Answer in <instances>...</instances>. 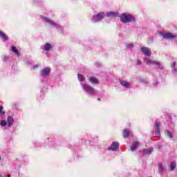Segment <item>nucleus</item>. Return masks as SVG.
Wrapping results in <instances>:
<instances>
[{"label": "nucleus", "mask_w": 177, "mask_h": 177, "mask_svg": "<svg viewBox=\"0 0 177 177\" xmlns=\"http://www.w3.org/2000/svg\"><path fill=\"white\" fill-rule=\"evenodd\" d=\"M140 50L141 53L145 56L144 57V63L147 65L158 66V68H160V70L164 68V66H162L159 61L150 59V57L151 56V50L150 48L142 46L141 47Z\"/></svg>", "instance_id": "1"}, {"label": "nucleus", "mask_w": 177, "mask_h": 177, "mask_svg": "<svg viewBox=\"0 0 177 177\" xmlns=\"http://www.w3.org/2000/svg\"><path fill=\"white\" fill-rule=\"evenodd\" d=\"M41 19L44 23H48V24H50V26H52V27L56 28L58 31L63 32V26L59 25L57 23L55 22V21L45 17H42Z\"/></svg>", "instance_id": "2"}, {"label": "nucleus", "mask_w": 177, "mask_h": 177, "mask_svg": "<svg viewBox=\"0 0 177 177\" xmlns=\"http://www.w3.org/2000/svg\"><path fill=\"white\" fill-rule=\"evenodd\" d=\"M82 89L86 93H87V95H89L90 96H94V95H96V90H95V88L91 86L84 83L83 84H82Z\"/></svg>", "instance_id": "3"}, {"label": "nucleus", "mask_w": 177, "mask_h": 177, "mask_svg": "<svg viewBox=\"0 0 177 177\" xmlns=\"http://www.w3.org/2000/svg\"><path fill=\"white\" fill-rule=\"evenodd\" d=\"M120 21L122 23H131V21H135V17L129 14H122L120 15Z\"/></svg>", "instance_id": "4"}, {"label": "nucleus", "mask_w": 177, "mask_h": 177, "mask_svg": "<svg viewBox=\"0 0 177 177\" xmlns=\"http://www.w3.org/2000/svg\"><path fill=\"white\" fill-rule=\"evenodd\" d=\"M104 16H106V14H104V12H99L93 16L91 21H93V23H97L99 21H101L102 19L104 18Z\"/></svg>", "instance_id": "5"}, {"label": "nucleus", "mask_w": 177, "mask_h": 177, "mask_svg": "<svg viewBox=\"0 0 177 177\" xmlns=\"http://www.w3.org/2000/svg\"><path fill=\"white\" fill-rule=\"evenodd\" d=\"M161 127V124L158 120L155 121V124H154V129H155V135L156 136H161V133H160V128Z\"/></svg>", "instance_id": "6"}, {"label": "nucleus", "mask_w": 177, "mask_h": 177, "mask_svg": "<svg viewBox=\"0 0 177 177\" xmlns=\"http://www.w3.org/2000/svg\"><path fill=\"white\" fill-rule=\"evenodd\" d=\"M161 36L164 39H174V38H176V35L169 32L162 33Z\"/></svg>", "instance_id": "7"}, {"label": "nucleus", "mask_w": 177, "mask_h": 177, "mask_svg": "<svg viewBox=\"0 0 177 177\" xmlns=\"http://www.w3.org/2000/svg\"><path fill=\"white\" fill-rule=\"evenodd\" d=\"M50 73V68H44L43 70L41 71V77H48Z\"/></svg>", "instance_id": "8"}, {"label": "nucleus", "mask_w": 177, "mask_h": 177, "mask_svg": "<svg viewBox=\"0 0 177 177\" xmlns=\"http://www.w3.org/2000/svg\"><path fill=\"white\" fill-rule=\"evenodd\" d=\"M158 171L160 175H162L164 174V171H165V167H164V164L162 162L158 163Z\"/></svg>", "instance_id": "9"}, {"label": "nucleus", "mask_w": 177, "mask_h": 177, "mask_svg": "<svg viewBox=\"0 0 177 177\" xmlns=\"http://www.w3.org/2000/svg\"><path fill=\"white\" fill-rule=\"evenodd\" d=\"M139 145H140L139 141H133L130 147V149L131 150V151H135L138 149V147H139Z\"/></svg>", "instance_id": "10"}, {"label": "nucleus", "mask_w": 177, "mask_h": 177, "mask_svg": "<svg viewBox=\"0 0 177 177\" xmlns=\"http://www.w3.org/2000/svg\"><path fill=\"white\" fill-rule=\"evenodd\" d=\"M53 45H52L50 43H46L43 46V50L46 52H49L50 49H53Z\"/></svg>", "instance_id": "11"}, {"label": "nucleus", "mask_w": 177, "mask_h": 177, "mask_svg": "<svg viewBox=\"0 0 177 177\" xmlns=\"http://www.w3.org/2000/svg\"><path fill=\"white\" fill-rule=\"evenodd\" d=\"M119 144L117 142H113L111 147L108 149V150H112L113 151H115L118 149Z\"/></svg>", "instance_id": "12"}, {"label": "nucleus", "mask_w": 177, "mask_h": 177, "mask_svg": "<svg viewBox=\"0 0 177 177\" xmlns=\"http://www.w3.org/2000/svg\"><path fill=\"white\" fill-rule=\"evenodd\" d=\"M176 168V162L173 161L171 162L168 170L171 171V172H174V171H175V169Z\"/></svg>", "instance_id": "13"}, {"label": "nucleus", "mask_w": 177, "mask_h": 177, "mask_svg": "<svg viewBox=\"0 0 177 177\" xmlns=\"http://www.w3.org/2000/svg\"><path fill=\"white\" fill-rule=\"evenodd\" d=\"M117 16H118V14L115 12H108L106 13V17H117Z\"/></svg>", "instance_id": "14"}, {"label": "nucleus", "mask_w": 177, "mask_h": 177, "mask_svg": "<svg viewBox=\"0 0 177 177\" xmlns=\"http://www.w3.org/2000/svg\"><path fill=\"white\" fill-rule=\"evenodd\" d=\"M8 126L10 127L11 125H13V122H15V120L13 119V117L8 116L7 119Z\"/></svg>", "instance_id": "15"}, {"label": "nucleus", "mask_w": 177, "mask_h": 177, "mask_svg": "<svg viewBox=\"0 0 177 177\" xmlns=\"http://www.w3.org/2000/svg\"><path fill=\"white\" fill-rule=\"evenodd\" d=\"M165 133L166 136H168V138H169V139H172L174 138V131H171L169 130H166L165 131Z\"/></svg>", "instance_id": "16"}, {"label": "nucleus", "mask_w": 177, "mask_h": 177, "mask_svg": "<svg viewBox=\"0 0 177 177\" xmlns=\"http://www.w3.org/2000/svg\"><path fill=\"white\" fill-rule=\"evenodd\" d=\"M130 133H131V131H129V129H126L123 130L122 135L124 138H129Z\"/></svg>", "instance_id": "17"}, {"label": "nucleus", "mask_w": 177, "mask_h": 177, "mask_svg": "<svg viewBox=\"0 0 177 177\" xmlns=\"http://www.w3.org/2000/svg\"><path fill=\"white\" fill-rule=\"evenodd\" d=\"M120 82L122 86H124V88H129V82L124 80H121Z\"/></svg>", "instance_id": "18"}, {"label": "nucleus", "mask_w": 177, "mask_h": 177, "mask_svg": "<svg viewBox=\"0 0 177 177\" xmlns=\"http://www.w3.org/2000/svg\"><path fill=\"white\" fill-rule=\"evenodd\" d=\"M0 37H1L3 41H8V35H6V34H5V32L2 31H0Z\"/></svg>", "instance_id": "19"}, {"label": "nucleus", "mask_w": 177, "mask_h": 177, "mask_svg": "<svg viewBox=\"0 0 177 177\" xmlns=\"http://www.w3.org/2000/svg\"><path fill=\"white\" fill-rule=\"evenodd\" d=\"M88 80L92 84H99V81H97V79L96 77H90L88 78Z\"/></svg>", "instance_id": "20"}, {"label": "nucleus", "mask_w": 177, "mask_h": 177, "mask_svg": "<svg viewBox=\"0 0 177 177\" xmlns=\"http://www.w3.org/2000/svg\"><path fill=\"white\" fill-rule=\"evenodd\" d=\"M143 153L144 154H151V153H153V149L149 148V149H144Z\"/></svg>", "instance_id": "21"}, {"label": "nucleus", "mask_w": 177, "mask_h": 177, "mask_svg": "<svg viewBox=\"0 0 177 177\" xmlns=\"http://www.w3.org/2000/svg\"><path fill=\"white\" fill-rule=\"evenodd\" d=\"M11 50H12V52H14L15 54L17 55V56H20V54L19 53V51L17 50L16 47L12 46Z\"/></svg>", "instance_id": "22"}, {"label": "nucleus", "mask_w": 177, "mask_h": 177, "mask_svg": "<svg viewBox=\"0 0 177 177\" xmlns=\"http://www.w3.org/2000/svg\"><path fill=\"white\" fill-rule=\"evenodd\" d=\"M77 78H78L79 81H80V82L85 81V76H84L81 74L77 75Z\"/></svg>", "instance_id": "23"}, {"label": "nucleus", "mask_w": 177, "mask_h": 177, "mask_svg": "<svg viewBox=\"0 0 177 177\" xmlns=\"http://www.w3.org/2000/svg\"><path fill=\"white\" fill-rule=\"evenodd\" d=\"M6 124H8V122H6V120H1L0 122L1 127H6Z\"/></svg>", "instance_id": "24"}, {"label": "nucleus", "mask_w": 177, "mask_h": 177, "mask_svg": "<svg viewBox=\"0 0 177 177\" xmlns=\"http://www.w3.org/2000/svg\"><path fill=\"white\" fill-rule=\"evenodd\" d=\"M3 106H0V115H3V114H5V111H3Z\"/></svg>", "instance_id": "25"}, {"label": "nucleus", "mask_w": 177, "mask_h": 177, "mask_svg": "<svg viewBox=\"0 0 177 177\" xmlns=\"http://www.w3.org/2000/svg\"><path fill=\"white\" fill-rule=\"evenodd\" d=\"M175 67H176V62H174V63H173L172 71H176V68H175Z\"/></svg>", "instance_id": "26"}, {"label": "nucleus", "mask_w": 177, "mask_h": 177, "mask_svg": "<svg viewBox=\"0 0 177 177\" xmlns=\"http://www.w3.org/2000/svg\"><path fill=\"white\" fill-rule=\"evenodd\" d=\"M127 48H129V49H132L133 48V44H127Z\"/></svg>", "instance_id": "27"}, {"label": "nucleus", "mask_w": 177, "mask_h": 177, "mask_svg": "<svg viewBox=\"0 0 177 177\" xmlns=\"http://www.w3.org/2000/svg\"><path fill=\"white\" fill-rule=\"evenodd\" d=\"M137 64H142V62H140V59H137Z\"/></svg>", "instance_id": "28"}, {"label": "nucleus", "mask_w": 177, "mask_h": 177, "mask_svg": "<svg viewBox=\"0 0 177 177\" xmlns=\"http://www.w3.org/2000/svg\"><path fill=\"white\" fill-rule=\"evenodd\" d=\"M6 60H8V57L5 56L4 57V62H6Z\"/></svg>", "instance_id": "29"}, {"label": "nucleus", "mask_w": 177, "mask_h": 177, "mask_svg": "<svg viewBox=\"0 0 177 177\" xmlns=\"http://www.w3.org/2000/svg\"><path fill=\"white\" fill-rule=\"evenodd\" d=\"M169 121H172V118H171V116H169Z\"/></svg>", "instance_id": "30"}, {"label": "nucleus", "mask_w": 177, "mask_h": 177, "mask_svg": "<svg viewBox=\"0 0 177 177\" xmlns=\"http://www.w3.org/2000/svg\"><path fill=\"white\" fill-rule=\"evenodd\" d=\"M37 67H38V65H34L33 66V68H37Z\"/></svg>", "instance_id": "31"}, {"label": "nucleus", "mask_w": 177, "mask_h": 177, "mask_svg": "<svg viewBox=\"0 0 177 177\" xmlns=\"http://www.w3.org/2000/svg\"><path fill=\"white\" fill-rule=\"evenodd\" d=\"M153 85H156V86L158 85V82H156V83H153Z\"/></svg>", "instance_id": "32"}, {"label": "nucleus", "mask_w": 177, "mask_h": 177, "mask_svg": "<svg viewBox=\"0 0 177 177\" xmlns=\"http://www.w3.org/2000/svg\"><path fill=\"white\" fill-rule=\"evenodd\" d=\"M8 177H10V174H9V175L8 176Z\"/></svg>", "instance_id": "33"}, {"label": "nucleus", "mask_w": 177, "mask_h": 177, "mask_svg": "<svg viewBox=\"0 0 177 177\" xmlns=\"http://www.w3.org/2000/svg\"><path fill=\"white\" fill-rule=\"evenodd\" d=\"M98 100H100V98H98Z\"/></svg>", "instance_id": "34"}]
</instances>
